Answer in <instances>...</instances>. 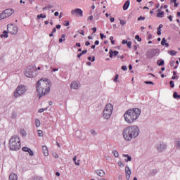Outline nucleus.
<instances>
[{"label": "nucleus", "instance_id": "1", "mask_svg": "<svg viewBox=\"0 0 180 180\" xmlns=\"http://www.w3.org/2000/svg\"><path fill=\"white\" fill-rule=\"evenodd\" d=\"M140 129L136 125L128 126L123 130V137L126 141H131L133 139L139 137Z\"/></svg>", "mask_w": 180, "mask_h": 180}, {"label": "nucleus", "instance_id": "2", "mask_svg": "<svg viewBox=\"0 0 180 180\" xmlns=\"http://www.w3.org/2000/svg\"><path fill=\"white\" fill-rule=\"evenodd\" d=\"M50 86H51V84L49 82V79H41L37 82L36 89L38 92L39 99L50 92Z\"/></svg>", "mask_w": 180, "mask_h": 180}, {"label": "nucleus", "instance_id": "3", "mask_svg": "<svg viewBox=\"0 0 180 180\" xmlns=\"http://www.w3.org/2000/svg\"><path fill=\"white\" fill-rule=\"evenodd\" d=\"M140 115H141V110L139 108L129 109L124 112V119L127 123L131 124L139 119Z\"/></svg>", "mask_w": 180, "mask_h": 180}, {"label": "nucleus", "instance_id": "4", "mask_svg": "<svg viewBox=\"0 0 180 180\" xmlns=\"http://www.w3.org/2000/svg\"><path fill=\"white\" fill-rule=\"evenodd\" d=\"M10 150L12 151H18L20 148V138L17 135L11 136L9 140Z\"/></svg>", "mask_w": 180, "mask_h": 180}, {"label": "nucleus", "instance_id": "5", "mask_svg": "<svg viewBox=\"0 0 180 180\" xmlns=\"http://www.w3.org/2000/svg\"><path fill=\"white\" fill-rule=\"evenodd\" d=\"M112 112H113V105L112 103L107 104L103 114L104 119H110L112 116Z\"/></svg>", "mask_w": 180, "mask_h": 180}, {"label": "nucleus", "instance_id": "6", "mask_svg": "<svg viewBox=\"0 0 180 180\" xmlns=\"http://www.w3.org/2000/svg\"><path fill=\"white\" fill-rule=\"evenodd\" d=\"M25 92H26V86H25L24 85H20L15 90L13 96L15 98H19V96H22V95H23Z\"/></svg>", "mask_w": 180, "mask_h": 180}, {"label": "nucleus", "instance_id": "7", "mask_svg": "<svg viewBox=\"0 0 180 180\" xmlns=\"http://www.w3.org/2000/svg\"><path fill=\"white\" fill-rule=\"evenodd\" d=\"M36 71V66L35 65H30L28 66L24 74L27 78H33V72Z\"/></svg>", "mask_w": 180, "mask_h": 180}, {"label": "nucleus", "instance_id": "8", "mask_svg": "<svg viewBox=\"0 0 180 180\" xmlns=\"http://www.w3.org/2000/svg\"><path fill=\"white\" fill-rule=\"evenodd\" d=\"M158 54V49H149L146 51V56L148 60L154 58Z\"/></svg>", "mask_w": 180, "mask_h": 180}, {"label": "nucleus", "instance_id": "9", "mask_svg": "<svg viewBox=\"0 0 180 180\" xmlns=\"http://www.w3.org/2000/svg\"><path fill=\"white\" fill-rule=\"evenodd\" d=\"M156 148L159 153H164L167 150V144L164 143V142H159L156 145Z\"/></svg>", "mask_w": 180, "mask_h": 180}, {"label": "nucleus", "instance_id": "10", "mask_svg": "<svg viewBox=\"0 0 180 180\" xmlns=\"http://www.w3.org/2000/svg\"><path fill=\"white\" fill-rule=\"evenodd\" d=\"M7 30L11 34H18V26H13V25H8Z\"/></svg>", "mask_w": 180, "mask_h": 180}, {"label": "nucleus", "instance_id": "11", "mask_svg": "<svg viewBox=\"0 0 180 180\" xmlns=\"http://www.w3.org/2000/svg\"><path fill=\"white\" fill-rule=\"evenodd\" d=\"M71 14L75 15V16H80V18H82L84 15V11H82L81 8H76L71 11Z\"/></svg>", "mask_w": 180, "mask_h": 180}, {"label": "nucleus", "instance_id": "12", "mask_svg": "<svg viewBox=\"0 0 180 180\" xmlns=\"http://www.w3.org/2000/svg\"><path fill=\"white\" fill-rule=\"evenodd\" d=\"M125 173H126V179L127 180L130 179V175H131V170L130 169V167H129L128 165L125 167Z\"/></svg>", "mask_w": 180, "mask_h": 180}, {"label": "nucleus", "instance_id": "13", "mask_svg": "<svg viewBox=\"0 0 180 180\" xmlns=\"http://www.w3.org/2000/svg\"><path fill=\"white\" fill-rule=\"evenodd\" d=\"M3 11H4V13L6 15L7 18H9V16H11V15L15 13V10L13 8H7Z\"/></svg>", "mask_w": 180, "mask_h": 180}, {"label": "nucleus", "instance_id": "14", "mask_svg": "<svg viewBox=\"0 0 180 180\" xmlns=\"http://www.w3.org/2000/svg\"><path fill=\"white\" fill-rule=\"evenodd\" d=\"M119 54V51H112V49L109 51L110 58H113V57H116Z\"/></svg>", "mask_w": 180, "mask_h": 180}, {"label": "nucleus", "instance_id": "15", "mask_svg": "<svg viewBox=\"0 0 180 180\" xmlns=\"http://www.w3.org/2000/svg\"><path fill=\"white\" fill-rule=\"evenodd\" d=\"M129 6H130V0H127L123 5V10L127 11V9H129Z\"/></svg>", "mask_w": 180, "mask_h": 180}, {"label": "nucleus", "instance_id": "16", "mask_svg": "<svg viewBox=\"0 0 180 180\" xmlns=\"http://www.w3.org/2000/svg\"><path fill=\"white\" fill-rule=\"evenodd\" d=\"M42 151L44 153V155L45 157L49 156V149L47 148V146H42Z\"/></svg>", "mask_w": 180, "mask_h": 180}, {"label": "nucleus", "instance_id": "17", "mask_svg": "<svg viewBox=\"0 0 180 180\" xmlns=\"http://www.w3.org/2000/svg\"><path fill=\"white\" fill-rule=\"evenodd\" d=\"M70 87L72 89H78V82H72L71 83Z\"/></svg>", "mask_w": 180, "mask_h": 180}, {"label": "nucleus", "instance_id": "18", "mask_svg": "<svg viewBox=\"0 0 180 180\" xmlns=\"http://www.w3.org/2000/svg\"><path fill=\"white\" fill-rule=\"evenodd\" d=\"M123 157H124L127 159H124L125 162H129L130 161H131V156L127 155V154H123L122 155Z\"/></svg>", "mask_w": 180, "mask_h": 180}, {"label": "nucleus", "instance_id": "19", "mask_svg": "<svg viewBox=\"0 0 180 180\" xmlns=\"http://www.w3.org/2000/svg\"><path fill=\"white\" fill-rule=\"evenodd\" d=\"M9 180H18V175L15 173H11L9 176Z\"/></svg>", "mask_w": 180, "mask_h": 180}, {"label": "nucleus", "instance_id": "20", "mask_svg": "<svg viewBox=\"0 0 180 180\" xmlns=\"http://www.w3.org/2000/svg\"><path fill=\"white\" fill-rule=\"evenodd\" d=\"M96 172L98 176H105V172L102 169L96 170Z\"/></svg>", "mask_w": 180, "mask_h": 180}, {"label": "nucleus", "instance_id": "21", "mask_svg": "<svg viewBox=\"0 0 180 180\" xmlns=\"http://www.w3.org/2000/svg\"><path fill=\"white\" fill-rule=\"evenodd\" d=\"M161 46H165V47H169V44L167 43V39L165 38H162L161 41Z\"/></svg>", "mask_w": 180, "mask_h": 180}, {"label": "nucleus", "instance_id": "22", "mask_svg": "<svg viewBox=\"0 0 180 180\" xmlns=\"http://www.w3.org/2000/svg\"><path fill=\"white\" fill-rule=\"evenodd\" d=\"M8 31L4 30V31L3 32V34H1L0 35V37H1V39L4 38V37H5V39H8V36H9V35H8Z\"/></svg>", "mask_w": 180, "mask_h": 180}, {"label": "nucleus", "instance_id": "23", "mask_svg": "<svg viewBox=\"0 0 180 180\" xmlns=\"http://www.w3.org/2000/svg\"><path fill=\"white\" fill-rule=\"evenodd\" d=\"M157 64H158V65H159L160 67H162L163 65H165V62L164 61V60L160 59V60H158L157 61Z\"/></svg>", "mask_w": 180, "mask_h": 180}, {"label": "nucleus", "instance_id": "24", "mask_svg": "<svg viewBox=\"0 0 180 180\" xmlns=\"http://www.w3.org/2000/svg\"><path fill=\"white\" fill-rule=\"evenodd\" d=\"M158 13L157 14V17L158 18H162V16H164V11H161V9H158Z\"/></svg>", "mask_w": 180, "mask_h": 180}, {"label": "nucleus", "instance_id": "25", "mask_svg": "<svg viewBox=\"0 0 180 180\" xmlns=\"http://www.w3.org/2000/svg\"><path fill=\"white\" fill-rule=\"evenodd\" d=\"M47 15H43V14H39L37 16V20H40V19H46Z\"/></svg>", "mask_w": 180, "mask_h": 180}, {"label": "nucleus", "instance_id": "26", "mask_svg": "<svg viewBox=\"0 0 180 180\" xmlns=\"http://www.w3.org/2000/svg\"><path fill=\"white\" fill-rule=\"evenodd\" d=\"M6 18H8V15L5 14L4 11L0 13V20H2V19H6Z\"/></svg>", "mask_w": 180, "mask_h": 180}, {"label": "nucleus", "instance_id": "27", "mask_svg": "<svg viewBox=\"0 0 180 180\" xmlns=\"http://www.w3.org/2000/svg\"><path fill=\"white\" fill-rule=\"evenodd\" d=\"M30 180H43V178L41 176H35L30 178Z\"/></svg>", "mask_w": 180, "mask_h": 180}, {"label": "nucleus", "instance_id": "28", "mask_svg": "<svg viewBox=\"0 0 180 180\" xmlns=\"http://www.w3.org/2000/svg\"><path fill=\"white\" fill-rule=\"evenodd\" d=\"M173 98H174V99H180V95L178 94V92L174 91V92L173 93Z\"/></svg>", "mask_w": 180, "mask_h": 180}, {"label": "nucleus", "instance_id": "29", "mask_svg": "<svg viewBox=\"0 0 180 180\" xmlns=\"http://www.w3.org/2000/svg\"><path fill=\"white\" fill-rule=\"evenodd\" d=\"M175 147L177 148V150H179L180 151V139L177 140L175 142Z\"/></svg>", "mask_w": 180, "mask_h": 180}, {"label": "nucleus", "instance_id": "30", "mask_svg": "<svg viewBox=\"0 0 180 180\" xmlns=\"http://www.w3.org/2000/svg\"><path fill=\"white\" fill-rule=\"evenodd\" d=\"M65 41V34H62L61 38L59 39V43Z\"/></svg>", "mask_w": 180, "mask_h": 180}, {"label": "nucleus", "instance_id": "31", "mask_svg": "<svg viewBox=\"0 0 180 180\" xmlns=\"http://www.w3.org/2000/svg\"><path fill=\"white\" fill-rule=\"evenodd\" d=\"M16 117H18V112H16V111H13L11 119H16Z\"/></svg>", "mask_w": 180, "mask_h": 180}, {"label": "nucleus", "instance_id": "32", "mask_svg": "<svg viewBox=\"0 0 180 180\" xmlns=\"http://www.w3.org/2000/svg\"><path fill=\"white\" fill-rule=\"evenodd\" d=\"M112 154L114 155V157H115V158H117V157H119V152H117V150H112Z\"/></svg>", "mask_w": 180, "mask_h": 180}, {"label": "nucleus", "instance_id": "33", "mask_svg": "<svg viewBox=\"0 0 180 180\" xmlns=\"http://www.w3.org/2000/svg\"><path fill=\"white\" fill-rule=\"evenodd\" d=\"M40 120L39 119H35V126L36 127H40Z\"/></svg>", "mask_w": 180, "mask_h": 180}, {"label": "nucleus", "instance_id": "34", "mask_svg": "<svg viewBox=\"0 0 180 180\" xmlns=\"http://www.w3.org/2000/svg\"><path fill=\"white\" fill-rule=\"evenodd\" d=\"M168 53L170 56H176V51L174 50L169 51Z\"/></svg>", "mask_w": 180, "mask_h": 180}, {"label": "nucleus", "instance_id": "35", "mask_svg": "<svg viewBox=\"0 0 180 180\" xmlns=\"http://www.w3.org/2000/svg\"><path fill=\"white\" fill-rule=\"evenodd\" d=\"M150 174L153 176H155V174H157V169H153L152 171H150Z\"/></svg>", "mask_w": 180, "mask_h": 180}, {"label": "nucleus", "instance_id": "36", "mask_svg": "<svg viewBox=\"0 0 180 180\" xmlns=\"http://www.w3.org/2000/svg\"><path fill=\"white\" fill-rule=\"evenodd\" d=\"M170 67H174L175 65V60H171L169 63Z\"/></svg>", "mask_w": 180, "mask_h": 180}, {"label": "nucleus", "instance_id": "37", "mask_svg": "<svg viewBox=\"0 0 180 180\" xmlns=\"http://www.w3.org/2000/svg\"><path fill=\"white\" fill-rule=\"evenodd\" d=\"M22 151H24L25 153H27V151H29V150H30V148H27V147H23L22 148Z\"/></svg>", "mask_w": 180, "mask_h": 180}, {"label": "nucleus", "instance_id": "38", "mask_svg": "<svg viewBox=\"0 0 180 180\" xmlns=\"http://www.w3.org/2000/svg\"><path fill=\"white\" fill-rule=\"evenodd\" d=\"M144 82H145V84H146L147 85H154V82H150V81H145Z\"/></svg>", "mask_w": 180, "mask_h": 180}, {"label": "nucleus", "instance_id": "39", "mask_svg": "<svg viewBox=\"0 0 180 180\" xmlns=\"http://www.w3.org/2000/svg\"><path fill=\"white\" fill-rule=\"evenodd\" d=\"M38 136L39 137H43V131L38 130Z\"/></svg>", "mask_w": 180, "mask_h": 180}, {"label": "nucleus", "instance_id": "40", "mask_svg": "<svg viewBox=\"0 0 180 180\" xmlns=\"http://www.w3.org/2000/svg\"><path fill=\"white\" fill-rule=\"evenodd\" d=\"M28 154H30V155L33 156L34 155V153H33V150H32V149H29V150L27 151Z\"/></svg>", "mask_w": 180, "mask_h": 180}, {"label": "nucleus", "instance_id": "41", "mask_svg": "<svg viewBox=\"0 0 180 180\" xmlns=\"http://www.w3.org/2000/svg\"><path fill=\"white\" fill-rule=\"evenodd\" d=\"M78 33H79L82 36H85V32L83 30H78Z\"/></svg>", "mask_w": 180, "mask_h": 180}, {"label": "nucleus", "instance_id": "42", "mask_svg": "<svg viewBox=\"0 0 180 180\" xmlns=\"http://www.w3.org/2000/svg\"><path fill=\"white\" fill-rule=\"evenodd\" d=\"M120 25H122V26H124V25H126V21H124V20L120 19Z\"/></svg>", "mask_w": 180, "mask_h": 180}, {"label": "nucleus", "instance_id": "43", "mask_svg": "<svg viewBox=\"0 0 180 180\" xmlns=\"http://www.w3.org/2000/svg\"><path fill=\"white\" fill-rule=\"evenodd\" d=\"M44 110H47V108H40L38 112L39 113H43V112H44Z\"/></svg>", "mask_w": 180, "mask_h": 180}, {"label": "nucleus", "instance_id": "44", "mask_svg": "<svg viewBox=\"0 0 180 180\" xmlns=\"http://www.w3.org/2000/svg\"><path fill=\"white\" fill-rule=\"evenodd\" d=\"M135 39H136V40H137L138 41H141V38L140 37V35H136V36H135Z\"/></svg>", "mask_w": 180, "mask_h": 180}, {"label": "nucleus", "instance_id": "45", "mask_svg": "<svg viewBox=\"0 0 180 180\" xmlns=\"http://www.w3.org/2000/svg\"><path fill=\"white\" fill-rule=\"evenodd\" d=\"M127 46L128 49H131V41H129L128 42H127Z\"/></svg>", "mask_w": 180, "mask_h": 180}, {"label": "nucleus", "instance_id": "46", "mask_svg": "<svg viewBox=\"0 0 180 180\" xmlns=\"http://www.w3.org/2000/svg\"><path fill=\"white\" fill-rule=\"evenodd\" d=\"M170 87L174 88L175 86V84L174 83V81L171 80L169 82Z\"/></svg>", "mask_w": 180, "mask_h": 180}, {"label": "nucleus", "instance_id": "47", "mask_svg": "<svg viewBox=\"0 0 180 180\" xmlns=\"http://www.w3.org/2000/svg\"><path fill=\"white\" fill-rule=\"evenodd\" d=\"M100 37H101V40H103V39H106V36H105V34H103V33H100Z\"/></svg>", "mask_w": 180, "mask_h": 180}, {"label": "nucleus", "instance_id": "48", "mask_svg": "<svg viewBox=\"0 0 180 180\" xmlns=\"http://www.w3.org/2000/svg\"><path fill=\"white\" fill-rule=\"evenodd\" d=\"M118 79H119V75H115L114 78V82H117Z\"/></svg>", "mask_w": 180, "mask_h": 180}, {"label": "nucleus", "instance_id": "49", "mask_svg": "<svg viewBox=\"0 0 180 180\" xmlns=\"http://www.w3.org/2000/svg\"><path fill=\"white\" fill-rule=\"evenodd\" d=\"M121 69L123 70V71H127V66L126 65H122L121 67Z\"/></svg>", "mask_w": 180, "mask_h": 180}, {"label": "nucleus", "instance_id": "50", "mask_svg": "<svg viewBox=\"0 0 180 180\" xmlns=\"http://www.w3.org/2000/svg\"><path fill=\"white\" fill-rule=\"evenodd\" d=\"M118 165H119V167H124V164H123V162H122V161L118 162Z\"/></svg>", "mask_w": 180, "mask_h": 180}, {"label": "nucleus", "instance_id": "51", "mask_svg": "<svg viewBox=\"0 0 180 180\" xmlns=\"http://www.w3.org/2000/svg\"><path fill=\"white\" fill-rule=\"evenodd\" d=\"M146 19V17H143V16H140L139 18H138L137 20H145Z\"/></svg>", "mask_w": 180, "mask_h": 180}, {"label": "nucleus", "instance_id": "52", "mask_svg": "<svg viewBox=\"0 0 180 180\" xmlns=\"http://www.w3.org/2000/svg\"><path fill=\"white\" fill-rule=\"evenodd\" d=\"M64 26H70V21L69 20H65L64 23Z\"/></svg>", "mask_w": 180, "mask_h": 180}, {"label": "nucleus", "instance_id": "53", "mask_svg": "<svg viewBox=\"0 0 180 180\" xmlns=\"http://www.w3.org/2000/svg\"><path fill=\"white\" fill-rule=\"evenodd\" d=\"M90 133H91V134H93V136H95V135L96 134V132H95V130H94V129H91V130L90 131Z\"/></svg>", "mask_w": 180, "mask_h": 180}, {"label": "nucleus", "instance_id": "54", "mask_svg": "<svg viewBox=\"0 0 180 180\" xmlns=\"http://www.w3.org/2000/svg\"><path fill=\"white\" fill-rule=\"evenodd\" d=\"M91 30H93V33H96L97 28L96 27H94L91 28Z\"/></svg>", "mask_w": 180, "mask_h": 180}, {"label": "nucleus", "instance_id": "55", "mask_svg": "<svg viewBox=\"0 0 180 180\" xmlns=\"http://www.w3.org/2000/svg\"><path fill=\"white\" fill-rule=\"evenodd\" d=\"M86 53H88V50H86V49L82 51V56H84V54H86Z\"/></svg>", "mask_w": 180, "mask_h": 180}, {"label": "nucleus", "instance_id": "56", "mask_svg": "<svg viewBox=\"0 0 180 180\" xmlns=\"http://www.w3.org/2000/svg\"><path fill=\"white\" fill-rule=\"evenodd\" d=\"M51 68L52 69V72H56V71H58V68Z\"/></svg>", "mask_w": 180, "mask_h": 180}, {"label": "nucleus", "instance_id": "57", "mask_svg": "<svg viewBox=\"0 0 180 180\" xmlns=\"http://www.w3.org/2000/svg\"><path fill=\"white\" fill-rule=\"evenodd\" d=\"M21 134L22 135V136H26V131H25V130H22V131H21Z\"/></svg>", "mask_w": 180, "mask_h": 180}, {"label": "nucleus", "instance_id": "58", "mask_svg": "<svg viewBox=\"0 0 180 180\" xmlns=\"http://www.w3.org/2000/svg\"><path fill=\"white\" fill-rule=\"evenodd\" d=\"M127 42H128L127 40L123 39V40L122 41V44H127Z\"/></svg>", "mask_w": 180, "mask_h": 180}, {"label": "nucleus", "instance_id": "59", "mask_svg": "<svg viewBox=\"0 0 180 180\" xmlns=\"http://www.w3.org/2000/svg\"><path fill=\"white\" fill-rule=\"evenodd\" d=\"M95 46H99V41L98 40H96L94 42Z\"/></svg>", "mask_w": 180, "mask_h": 180}, {"label": "nucleus", "instance_id": "60", "mask_svg": "<svg viewBox=\"0 0 180 180\" xmlns=\"http://www.w3.org/2000/svg\"><path fill=\"white\" fill-rule=\"evenodd\" d=\"M91 45V42H89V41H86L85 42V46H90Z\"/></svg>", "mask_w": 180, "mask_h": 180}, {"label": "nucleus", "instance_id": "61", "mask_svg": "<svg viewBox=\"0 0 180 180\" xmlns=\"http://www.w3.org/2000/svg\"><path fill=\"white\" fill-rule=\"evenodd\" d=\"M167 18L170 22H172V15H169Z\"/></svg>", "mask_w": 180, "mask_h": 180}, {"label": "nucleus", "instance_id": "62", "mask_svg": "<svg viewBox=\"0 0 180 180\" xmlns=\"http://www.w3.org/2000/svg\"><path fill=\"white\" fill-rule=\"evenodd\" d=\"M56 29H61V25H56Z\"/></svg>", "mask_w": 180, "mask_h": 180}, {"label": "nucleus", "instance_id": "63", "mask_svg": "<svg viewBox=\"0 0 180 180\" xmlns=\"http://www.w3.org/2000/svg\"><path fill=\"white\" fill-rule=\"evenodd\" d=\"M76 46L81 47V43H79V42L76 43Z\"/></svg>", "mask_w": 180, "mask_h": 180}, {"label": "nucleus", "instance_id": "64", "mask_svg": "<svg viewBox=\"0 0 180 180\" xmlns=\"http://www.w3.org/2000/svg\"><path fill=\"white\" fill-rule=\"evenodd\" d=\"M58 15H60V13H58V11L55 12L54 13L55 16H58Z\"/></svg>", "mask_w": 180, "mask_h": 180}]
</instances>
